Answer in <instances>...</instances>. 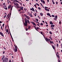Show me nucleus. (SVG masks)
<instances>
[{
    "label": "nucleus",
    "mask_w": 62,
    "mask_h": 62,
    "mask_svg": "<svg viewBox=\"0 0 62 62\" xmlns=\"http://www.w3.org/2000/svg\"><path fill=\"white\" fill-rule=\"evenodd\" d=\"M21 10H22L21 9H18V11L19 12H20V11H21Z\"/></svg>",
    "instance_id": "28"
},
{
    "label": "nucleus",
    "mask_w": 62,
    "mask_h": 62,
    "mask_svg": "<svg viewBox=\"0 0 62 62\" xmlns=\"http://www.w3.org/2000/svg\"><path fill=\"white\" fill-rule=\"evenodd\" d=\"M47 15H48V16H49L50 17H52V16H51V15H50V13H47Z\"/></svg>",
    "instance_id": "8"
},
{
    "label": "nucleus",
    "mask_w": 62,
    "mask_h": 62,
    "mask_svg": "<svg viewBox=\"0 0 62 62\" xmlns=\"http://www.w3.org/2000/svg\"><path fill=\"white\" fill-rule=\"evenodd\" d=\"M24 16H25H25H26V15L25 14H24Z\"/></svg>",
    "instance_id": "58"
},
{
    "label": "nucleus",
    "mask_w": 62,
    "mask_h": 62,
    "mask_svg": "<svg viewBox=\"0 0 62 62\" xmlns=\"http://www.w3.org/2000/svg\"><path fill=\"white\" fill-rule=\"evenodd\" d=\"M5 25V24L4 23L3 25H2V27H3L4 26V25Z\"/></svg>",
    "instance_id": "42"
},
{
    "label": "nucleus",
    "mask_w": 62,
    "mask_h": 62,
    "mask_svg": "<svg viewBox=\"0 0 62 62\" xmlns=\"http://www.w3.org/2000/svg\"><path fill=\"white\" fill-rule=\"evenodd\" d=\"M14 4L15 5H16V3H15Z\"/></svg>",
    "instance_id": "59"
},
{
    "label": "nucleus",
    "mask_w": 62,
    "mask_h": 62,
    "mask_svg": "<svg viewBox=\"0 0 62 62\" xmlns=\"http://www.w3.org/2000/svg\"><path fill=\"white\" fill-rule=\"evenodd\" d=\"M11 5H10V8H11Z\"/></svg>",
    "instance_id": "45"
},
{
    "label": "nucleus",
    "mask_w": 62,
    "mask_h": 62,
    "mask_svg": "<svg viewBox=\"0 0 62 62\" xmlns=\"http://www.w3.org/2000/svg\"><path fill=\"white\" fill-rule=\"evenodd\" d=\"M16 2H17V3H19V2L18 1V0H17L16 1Z\"/></svg>",
    "instance_id": "54"
},
{
    "label": "nucleus",
    "mask_w": 62,
    "mask_h": 62,
    "mask_svg": "<svg viewBox=\"0 0 62 62\" xmlns=\"http://www.w3.org/2000/svg\"><path fill=\"white\" fill-rule=\"evenodd\" d=\"M61 22L60 21L59 22V24H61Z\"/></svg>",
    "instance_id": "46"
},
{
    "label": "nucleus",
    "mask_w": 62,
    "mask_h": 62,
    "mask_svg": "<svg viewBox=\"0 0 62 62\" xmlns=\"http://www.w3.org/2000/svg\"><path fill=\"white\" fill-rule=\"evenodd\" d=\"M40 15L41 16H43V14L42 13H40Z\"/></svg>",
    "instance_id": "18"
},
{
    "label": "nucleus",
    "mask_w": 62,
    "mask_h": 62,
    "mask_svg": "<svg viewBox=\"0 0 62 62\" xmlns=\"http://www.w3.org/2000/svg\"><path fill=\"white\" fill-rule=\"evenodd\" d=\"M58 62H61V61H60V59H58Z\"/></svg>",
    "instance_id": "25"
},
{
    "label": "nucleus",
    "mask_w": 62,
    "mask_h": 62,
    "mask_svg": "<svg viewBox=\"0 0 62 62\" xmlns=\"http://www.w3.org/2000/svg\"><path fill=\"white\" fill-rule=\"evenodd\" d=\"M13 6H12L11 7V11H12V8H13Z\"/></svg>",
    "instance_id": "35"
},
{
    "label": "nucleus",
    "mask_w": 62,
    "mask_h": 62,
    "mask_svg": "<svg viewBox=\"0 0 62 62\" xmlns=\"http://www.w3.org/2000/svg\"><path fill=\"white\" fill-rule=\"evenodd\" d=\"M30 9L31 10H32V9H33V8H31Z\"/></svg>",
    "instance_id": "56"
},
{
    "label": "nucleus",
    "mask_w": 62,
    "mask_h": 62,
    "mask_svg": "<svg viewBox=\"0 0 62 62\" xmlns=\"http://www.w3.org/2000/svg\"><path fill=\"white\" fill-rule=\"evenodd\" d=\"M34 27H35V29H37V27H36V26H34Z\"/></svg>",
    "instance_id": "40"
},
{
    "label": "nucleus",
    "mask_w": 62,
    "mask_h": 62,
    "mask_svg": "<svg viewBox=\"0 0 62 62\" xmlns=\"http://www.w3.org/2000/svg\"><path fill=\"white\" fill-rule=\"evenodd\" d=\"M6 32H8V29H6Z\"/></svg>",
    "instance_id": "29"
},
{
    "label": "nucleus",
    "mask_w": 62,
    "mask_h": 62,
    "mask_svg": "<svg viewBox=\"0 0 62 62\" xmlns=\"http://www.w3.org/2000/svg\"><path fill=\"white\" fill-rule=\"evenodd\" d=\"M44 8L45 9H46V8L48 9V7H45Z\"/></svg>",
    "instance_id": "20"
},
{
    "label": "nucleus",
    "mask_w": 62,
    "mask_h": 62,
    "mask_svg": "<svg viewBox=\"0 0 62 62\" xmlns=\"http://www.w3.org/2000/svg\"><path fill=\"white\" fill-rule=\"evenodd\" d=\"M3 60V62H4L5 61H6L7 60V58H5L4 59H3V60Z\"/></svg>",
    "instance_id": "6"
},
{
    "label": "nucleus",
    "mask_w": 62,
    "mask_h": 62,
    "mask_svg": "<svg viewBox=\"0 0 62 62\" xmlns=\"http://www.w3.org/2000/svg\"><path fill=\"white\" fill-rule=\"evenodd\" d=\"M40 4H41V6H43V5H42V4L41 3H40Z\"/></svg>",
    "instance_id": "57"
},
{
    "label": "nucleus",
    "mask_w": 62,
    "mask_h": 62,
    "mask_svg": "<svg viewBox=\"0 0 62 62\" xmlns=\"http://www.w3.org/2000/svg\"><path fill=\"white\" fill-rule=\"evenodd\" d=\"M27 19H28V20H29L30 19V18L29 17H28V16L27 17Z\"/></svg>",
    "instance_id": "22"
},
{
    "label": "nucleus",
    "mask_w": 62,
    "mask_h": 62,
    "mask_svg": "<svg viewBox=\"0 0 62 62\" xmlns=\"http://www.w3.org/2000/svg\"><path fill=\"white\" fill-rule=\"evenodd\" d=\"M49 42L50 43V44H52H52H54V42L53 41H49Z\"/></svg>",
    "instance_id": "11"
},
{
    "label": "nucleus",
    "mask_w": 62,
    "mask_h": 62,
    "mask_svg": "<svg viewBox=\"0 0 62 62\" xmlns=\"http://www.w3.org/2000/svg\"><path fill=\"white\" fill-rule=\"evenodd\" d=\"M10 6H9V5L8 6V9H9L10 8Z\"/></svg>",
    "instance_id": "37"
},
{
    "label": "nucleus",
    "mask_w": 62,
    "mask_h": 62,
    "mask_svg": "<svg viewBox=\"0 0 62 62\" xmlns=\"http://www.w3.org/2000/svg\"><path fill=\"white\" fill-rule=\"evenodd\" d=\"M51 29H53V30H54V28H52Z\"/></svg>",
    "instance_id": "62"
},
{
    "label": "nucleus",
    "mask_w": 62,
    "mask_h": 62,
    "mask_svg": "<svg viewBox=\"0 0 62 62\" xmlns=\"http://www.w3.org/2000/svg\"><path fill=\"white\" fill-rule=\"evenodd\" d=\"M5 51H3V54H5Z\"/></svg>",
    "instance_id": "55"
},
{
    "label": "nucleus",
    "mask_w": 62,
    "mask_h": 62,
    "mask_svg": "<svg viewBox=\"0 0 62 62\" xmlns=\"http://www.w3.org/2000/svg\"><path fill=\"white\" fill-rule=\"evenodd\" d=\"M10 16V15H9L8 17V18H7V19H8L9 18V16Z\"/></svg>",
    "instance_id": "52"
},
{
    "label": "nucleus",
    "mask_w": 62,
    "mask_h": 62,
    "mask_svg": "<svg viewBox=\"0 0 62 62\" xmlns=\"http://www.w3.org/2000/svg\"><path fill=\"white\" fill-rule=\"evenodd\" d=\"M31 23H33V24L34 25H35V26H37V25H36V24L35 23H34V22H31Z\"/></svg>",
    "instance_id": "7"
},
{
    "label": "nucleus",
    "mask_w": 62,
    "mask_h": 62,
    "mask_svg": "<svg viewBox=\"0 0 62 62\" xmlns=\"http://www.w3.org/2000/svg\"><path fill=\"white\" fill-rule=\"evenodd\" d=\"M45 38V39L46 41L47 42H49V41H48V39L47 38V37H46V38H45H45Z\"/></svg>",
    "instance_id": "4"
},
{
    "label": "nucleus",
    "mask_w": 62,
    "mask_h": 62,
    "mask_svg": "<svg viewBox=\"0 0 62 62\" xmlns=\"http://www.w3.org/2000/svg\"><path fill=\"white\" fill-rule=\"evenodd\" d=\"M28 29H30V26H29V27H28Z\"/></svg>",
    "instance_id": "32"
},
{
    "label": "nucleus",
    "mask_w": 62,
    "mask_h": 62,
    "mask_svg": "<svg viewBox=\"0 0 62 62\" xmlns=\"http://www.w3.org/2000/svg\"><path fill=\"white\" fill-rule=\"evenodd\" d=\"M6 16H7V15H5L4 16V18H6Z\"/></svg>",
    "instance_id": "41"
},
{
    "label": "nucleus",
    "mask_w": 62,
    "mask_h": 62,
    "mask_svg": "<svg viewBox=\"0 0 62 62\" xmlns=\"http://www.w3.org/2000/svg\"><path fill=\"white\" fill-rule=\"evenodd\" d=\"M40 24L41 25H43V24L42 23H41Z\"/></svg>",
    "instance_id": "30"
},
{
    "label": "nucleus",
    "mask_w": 62,
    "mask_h": 62,
    "mask_svg": "<svg viewBox=\"0 0 62 62\" xmlns=\"http://www.w3.org/2000/svg\"><path fill=\"white\" fill-rule=\"evenodd\" d=\"M52 17H54V15H52Z\"/></svg>",
    "instance_id": "44"
},
{
    "label": "nucleus",
    "mask_w": 62,
    "mask_h": 62,
    "mask_svg": "<svg viewBox=\"0 0 62 62\" xmlns=\"http://www.w3.org/2000/svg\"><path fill=\"white\" fill-rule=\"evenodd\" d=\"M4 9H6V10H7V9H8V8H6V7H4Z\"/></svg>",
    "instance_id": "15"
},
{
    "label": "nucleus",
    "mask_w": 62,
    "mask_h": 62,
    "mask_svg": "<svg viewBox=\"0 0 62 62\" xmlns=\"http://www.w3.org/2000/svg\"><path fill=\"white\" fill-rule=\"evenodd\" d=\"M57 57L58 58L59 57H60V56H59V55L58 54V55L57 56Z\"/></svg>",
    "instance_id": "34"
},
{
    "label": "nucleus",
    "mask_w": 62,
    "mask_h": 62,
    "mask_svg": "<svg viewBox=\"0 0 62 62\" xmlns=\"http://www.w3.org/2000/svg\"><path fill=\"white\" fill-rule=\"evenodd\" d=\"M40 1L41 2H42V0H40Z\"/></svg>",
    "instance_id": "61"
},
{
    "label": "nucleus",
    "mask_w": 62,
    "mask_h": 62,
    "mask_svg": "<svg viewBox=\"0 0 62 62\" xmlns=\"http://www.w3.org/2000/svg\"><path fill=\"white\" fill-rule=\"evenodd\" d=\"M51 26L53 27L55 26V25H51Z\"/></svg>",
    "instance_id": "19"
},
{
    "label": "nucleus",
    "mask_w": 62,
    "mask_h": 62,
    "mask_svg": "<svg viewBox=\"0 0 62 62\" xmlns=\"http://www.w3.org/2000/svg\"><path fill=\"white\" fill-rule=\"evenodd\" d=\"M6 62H8V58H6Z\"/></svg>",
    "instance_id": "16"
},
{
    "label": "nucleus",
    "mask_w": 62,
    "mask_h": 62,
    "mask_svg": "<svg viewBox=\"0 0 62 62\" xmlns=\"http://www.w3.org/2000/svg\"><path fill=\"white\" fill-rule=\"evenodd\" d=\"M41 34H42V35H43V36L44 37V38H45V35H43V34H43V32H42L41 31Z\"/></svg>",
    "instance_id": "10"
},
{
    "label": "nucleus",
    "mask_w": 62,
    "mask_h": 62,
    "mask_svg": "<svg viewBox=\"0 0 62 62\" xmlns=\"http://www.w3.org/2000/svg\"><path fill=\"white\" fill-rule=\"evenodd\" d=\"M45 10H46V11H50L49 9H45Z\"/></svg>",
    "instance_id": "14"
},
{
    "label": "nucleus",
    "mask_w": 62,
    "mask_h": 62,
    "mask_svg": "<svg viewBox=\"0 0 62 62\" xmlns=\"http://www.w3.org/2000/svg\"><path fill=\"white\" fill-rule=\"evenodd\" d=\"M31 17L32 18V17H33V16H32V15L31 16Z\"/></svg>",
    "instance_id": "63"
},
{
    "label": "nucleus",
    "mask_w": 62,
    "mask_h": 62,
    "mask_svg": "<svg viewBox=\"0 0 62 62\" xmlns=\"http://www.w3.org/2000/svg\"><path fill=\"white\" fill-rule=\"evenodd\" d=\"M7 28V26H6L5 28V31H6V28Z\"/></svg>",
    "instance_id": "39"
},
{
    "label": "nucleus",
    "mask_w": 62,
    "mask_h": 62,
    "mask_svg": "<svg viewBox=\"0 0 62 62\" xmlns=\"http://www.w3.org/2000/svg\"><path fill=\"white\" fill-rule=\"evenodd\" d=\"M34 7H35V8H37V7H36V6H37V4H35L34 5Z\"/></svg>",
    "instance_id": "24"
},
{
    "label": "nucleus",
    "mask_w": 62,
    "mask_h": 62,
    "mask_svg": "<svg viewBox=\"0 0 62 62\" xmlns=\"http://www.w3.org/2000/svg\"><path fill=\"white\" fill-rule=\"evenodd\" d=\"M35 11L36 12V13H37V12H38V11H37V10H35Z\"/></svg>",
    "instance_id": "51"
},
{
    "label": "nucleus",
    "mask_w": 62,
    "mask_h": 62,
    "mask_svg": "<svg viewBox=\"0 0 62 62\" xmlns=\"http://www.w3.org/2000/svg\"><path fill=\"white\" fill-rule=\"evenodd\" d=\"M49 34L51 35H52V32L51 31L49 32Z\"/></svg>",
    "instance_id": "27"
},
{
    "label": "nucleus",
    "mask_w": 62,
    "mask_h": 62,
    "mask_svg": "<svg viewBox=\"0 0 62 62\" xmlns=\"http://www.w3.org/2000/svg\"><path fill=\"white\" fill-rule=\"evenodd\" d=\"M17 7H18L19 8V9H21L22 10H23V7H19V6H17Z\"/></svg>",
    "instance_id": "2"
},
{
    "label": "nucleus",
    "mask_w": 62,
    "mask_h": 62,
    "mask_svg": "<svg viewBox=\"0 0 62 62\" xmlns=\"http://www.w3.org/2000/svg\"><path fill=\"white\" fill-rule=\"evenodd\" d=\"M19 3L20 4V5H22V3H20V2H19Z\"/></svg>",
    "instance_id": "47"
},
{
    "label": "nucleus",
    "mask_w": 62,
    "mask_h": 62,
    "mask_svg": "<svg viewBox=\"0 0 62 62\" xmlns=\"http://www.w3.org/2000/svg\"><path fill=\"white\" fill-rule=\"evenodd\" d=\"M2 23V22L1 21H0V23Z\"/></svg>",
    "instance_id": "64"
},
{
    "label": "nucleus",
    "mask_w": 62,
    "mask_h": 62,
    "mask_svg": "<svg viewBox=\"0 0 62 62\" xmlns=\"http://www.w3.org/2000/svg\"><path fill=\"white\" fill-rule=\"evenodd\" d=\"M25 18L24 21H25V23H24V25L25 26H27V23L29 24H30V21H29L28 19H27Z\"/></svg>",
    "instance_id": "1"
},
{
    "label": "nucleus",
    "mask_w": 62,
    "mask_h": 62,
    "mask_svg": "<svg viewBox=\"0 0 62 62\" xmlns=\"http://www.w3.org/2000/svg\"><path fill=\"white\" fill-rule=\"evenodd\" d=\"M39 28L38 27H37V30H39Z\"/></svg>",
    "instance_id": "43"
},
{
    "label": "nucleus",
    "mask_w": 62,
    "mask_h": 62,
    "mask_svg": "<svg viewBox=\"0 0 62 62\" xmlns=\"http://www.w3.org/2000/svg\"><path fill=\"white\" fill-rule=\"evenodd\" d=\"M0 35L2 37H4V35L3 33L2 32H0Z\"/></svg>",
    "instance_id": "5"
},
{
    "label": "nucleus",
    "mask_w": 62,
    "mask_h": 62,
    "mask_svg": "<svg viewBox=\"0 0 62 62\" xmlns=\"http://www.w3.org/2000/svg\"><path fill=\"white\" fill-rule=\"evenodd\" d=\"M14 50L15 51V52H16L17 51V49L15 48L14 49Z\"/></svg>",
    "instance_id": "9"
},
{
    "label": "nucleus",
    "mask_w": 62,
    "mask_h": 62,
    "mask_svg": "<svg viewBox=\"0 0 62 62\" xmlns=\"http://www.w3.org/2000/svg\"><path fill=\"white\" fill-rule=\"evenodd\" d=\"M36 5H37L38 6H39V4H38V3H36Z\"/></svg>",
    "instance_id": "36"
},
{
    "label": "nucleus",
    "mask_w": 62,
    "mask_h": 62,
    "mask_svg": "<svg viewBox=\"0 0 62 62\" xmlns=\"http://www.w3.org/2000/svg\"><path fill=\"white\" fill-rule=\"evenodd\" d=\"M50 24H54V23H52V21H51L50 22Z\"/></svg>",
    "instance_id": "12"
},
{
    "label": "nucleus",
    "mask_w": 62,
    "mask_h": 62,
    "mask_svg": "<svg viewBox=\"0 0 62 62\" xmlns=\"http://www.w3.org/2000/svg\"><path fill=\"white\" fill-rule=\"evenodd\" d=\"M11 38H12V41H14V40H13V38H12V37L11 36Z\"/></svg>",
    "instance_id": "26"
},
{
    "label": "nucleus",
    "mask_w": 62,
    "mask_h": 62,
    "mask_svg": "<svg viewBox=\"0 0 62 62\" xmlns=\"http://www.w3.org/2000/svg\"><path fill=\"white\" fill-rule=\"evenodd\" d=\"M36 19V21H39V20H38V19Z\"/></svg>",
    "instance_id": "48"
},
{
    "label": "nucleus",
    "mask_w": 62,
    "mask_h": 62,
    "mask_svg": "<svg viewBox=\"0 0 62 62\" xmlns=\"http://www.w3.org/2000/svg\"><path fill=\"white\" fill-rule=\"evenodd\" d=\"M5 58V55H4L3 57L2 58V60H3V59H4V58Z\"/></svg>",
    "instance_id": "23"
},
{
    "label": "nucleus",
    "mask_w": 62,
    "mask_h": 62,
    "mask_svg": "<svg viewBox=\"0 0 62 62\" xmlns=\"http://www.w3.org/2000/svg\"><path fill=\"white\" fill-rule=\"evenodd\" d=\"M36 29V31H38V32H39V31H38V30H37V29Z\"/></svg>",
    "instance_id": "53"
},
{
    "label": "nucleus",
    "mask_w": 62,
    "mask_h": 62,
    "mask_svg": "<svg viewBox=\"0 0 62 62\" xmlns=\"http://www.w3.org/2000/svg\"><path fill=\"white\" fill-rule=\"evenodd\" d=\"M57 19V16H55V18H54V19L55 21H56Z\"/></svg>",
    "instance_id": "3"
},
{
    "label": "nucleus",
    "mask_w": 62,
    "mask_h": 62,
    "mask_svg": "<svg viewBox=\"0 0 62 62\" xmlns=\"http://www.w3.org/2000/svg\"><path fill=\"white\" fill-rule=\"evenodd\" d=\"M49 38L50 39H51V40H53V39H52V38H51V37H50Z\"/></svg>",
    "instance_id": "38"
},
{
    "label": "nucleus",
    "mask_w": 62,
    "mask_h": 62,
    "mask_svg": "<svg viewBox=\"0 0 62 62\" xmlns=\"http://www.w3.org/2000/svg\"><path fill=\"white\" fill-rule=\"evenodd\" d=\"M28 16L27 15H26V16L25 17H26V18H27V17H28Z\"/></svg>",
    "instance_id": "50"
},
{
    "label": "nucleus",
    "mask_w": 62,
    "mask_h": 62,
    "mask_svg": "<svg viewBox=\"0 0 62 62\" xmlns=\"http://www.w3.org/2000/svg\"><path fill=\"white\" fill-rule=\"evenodd\" d=\"M32 8V11H34V10H34V8Z\"/></svg>",
    "instance_id": "33"
},
{
    "label": "nucleus",
    "mask_w": 62,
    "mask_h": 62,
    "mask_svg": "<svg viewBox=\"0 0 62 62\" xmlns=\"http://www.w3.org/2000/svg\"><path fill=\"white\" fill-rule=\"evenodd\" d=\"M42 2L43 3H44V4H45V1H44V0H43Z\"/></svg>",
    "instance_id": "17"
},
{
    "label": "nucleus",
    "mask_w": 62,
    "mask_h": 62,
    "mask_svg": "<svg viewBox=\"0 0 62 62\" xmlns=\"http://www.w3.org/2000/svg\"><path fill=\"white\" fill-rule=\"evenodd\" d=\"M57 47H58V44H57Z\"/></svg>",
    "instance_id": "31"
},
{
    "label": "nucleus",
    "mask_w": 62,
    "mask_h": 62,
    "mask_svg": "<svg viewBox=\"0 0 62 62\" xmlns=\"http://www.w3.org/2000/svg\"><path fill=\"white\" fill-rule=\"evenodd\" d=\"M53 4H55V3H54V2H53Z\"/></svg>",
    "instance_id": "60"
},
{
    "label": "nucleus",
    "mask_w": 62,
    "mask_h": 62,
    "mask_svg": "<svg viewBox=\"0 0 62 62\" xmlns=\"http://www.w3.org/2000/svg\"><path fill=\"white\" fill-rule=\"evenodd\" d=\"M53 45H52V47L54 50H55V47H54V46Z\"/></svg>",
    "instance_id": "13"
},
{
    "label": "nucleus",
    "mask_w": 62,
    "mask_h": 62,
    "mask_svg": "<svg viewBox=\"0 0 62 62\" xmlns=\"http://www.w3.org/2000/svg\"><path fill=\"white\" fill-rule=\"evenodd\" d=\"M38 8L39 9V10H41V8H40L39 7H38Z\"/></svg>",
    "instance_id": "21"
},
{
    "label": "nucleus",
    "mask_w": 62,
    "mask_h": 62,
    "mask_svg": "<svg viewBox=\"0 0 62 62\" xmlns=\"http://www.w3.org/2000/svg\"><path fill=\"white\" fill-rule=\"evenodd\" d=\"M56 5H57V4H58V2H57V1L56 2Z\"/></svg>",
    "instance_id": "49"
}]
</instances>
